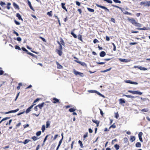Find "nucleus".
Returning a JSON list of instances; mask_svg holds the SVG:
<instances>
[{"instance_id": "f257e3e1", "label": "nucleus", "mask_w": 150, "mask_h": 150, "mask_svg": "<svg viewBox=\"0 0 150 150\" xmlns=\"http://www.w3.org/2000/svg\"><path fill=\"white\" fill-rule=\"evenodd\" d=\"M127 20L132 23V24L134 25L136 27H140L141 26V24L137 22L134 18H128Z\"/></svg>"}, {"instance_id": "f03ea898", "label": "nucleus", "mask_w": 150, "mask_h": 150, "mask_svg": "<svg viewBox=\"0 0 150 150\" xmlns=\"http://www.w3.org/2000/svg\"><path fill=\"white\" fill-rule=\"evenodd\" d=\"M140 5H143L144 6H150V1H142L140 2Z\"/></svg>"}, {"instance_id": "7ed1b4c3", "label": "nucleus", "mask_w": 150, "mask_h": 150, "mask_svg": "<svg viewBox=\"0 0 150 150\" xmlns=\"http://www.w3.org/2000/svg\"><path fill=\"white\" fill-rule=\"evenodd\" d=\"M128 92L132 93L133 94H139L141 95L142 93L141 92L136 91H132L131 90H128Z\"/></svg>"}, {"instance_id": "20e7f679", "label": "nucleus", "mask_w": 150, "mask_h": 150, "mask_svg": "<svg viewBox=\"0 0 150 150\" xmlns=\"http://www.w3.org/2000/svg\"><path fill=\"white\" fill-rule=\"evenodd\" d=\"M96 5L97 7L100 8L102 9H104L105 10V11L107 12H109V10L107 7L103 6L97 4H96Z\"/></svg>"}, {"instance_id": "39448f33", "label": "nucleus", "mask_w": 150, "mask_h": 150, "mask_svg": "<svg viewBox=\"0 0 150 150\" xmlns=\"http://www.w3.org/2000/svg\"><path fill=\"white\" fill-rule=\"evenodd\" d=\"M73 72L76 75H79L80 76L82 77H83V73L78 72L76 71L75 69H74L73 70Z\"/></svg>"}, {"instance_id": "423d86ee", "label": "nucleus", "mask_w": 150, "mask_h": 150, "mask_svg": "<svg viewBox=\"0 0 150 150\" xmlns=\"http://www.w3.org/2000/svg\"><path fill=\"white\" fill-rule=\"evenodd\" d=\"M134 68H137L139 69L140 70L146 71L147 70V69L145 67H142L141 66H134Z\"/></svg>"}, {"instance_id": "0eeeda50", "label": "nucleus", "mask_w": 150, "mask_h": 150, "mask_svg": "<svg viewBox=\"0 0 150 150\" xmlns=\"http://www.w3.org/2000/svg\"><path fill=\"white\" fill-rule=\"evenodd\" d=\"M19 110V108H17L16 109V110H11L9 111H8L7 112H3V113H4L5 114H8L9 113H14V112H16L17 111H18Z\"/></svg>"}, {"instance_id": "6e6552de", "label": "nucleus", "mask_w": 150, "mask_h": 150, "mask_svg": "<svg viewBox=\"0 0 150 150\" xmlns=\"http://www.w3.org/2000/svg\"><path fill=\"white\" fill-rule=\"evenodd\" d=\"M125 82L126 83H129L137 85L138 84L137 83L134 81H132L130 80H127L125 81Z\"/></svg>"}, {"instance_id": "1a4fd4ad", "label": "nucleus", "mask_w": 150, "mask_h": 150, "mask_svg": "<svg viewBox=\"0 0 150 150\" xmlns=\"http://www.w3.org/2000/svg\"><path fill=\"white\" fill-rule=\"evenodd\" d=\"M35 105V104H34L32 105H31L30 107H29L25 111V112L26 113H28L30 112L31 111V109H32L33 106Z\"/></svg>"}, {"instance_id": "9d476101", "label": "nucleus", "mask_w": 150, "mask_h": 150, "mask_svg": "<svg viewBox=\"0 0 150 150\" xmlns=\"http://www.w3.org/2000/svg\"><path fill=\"white\" fill-rule=\"evenodd\" d=\"M53 101L52 102L54 104L60 103V102L59 101V100L55 98H53Z\"/></svg>"}, {"instance_id": "9b49d317", "label": "nucleus", "mask_w": 150, "mask_h": 150, "mask_svg": "<svg viewBox=\"0 0 150 150\" xmlns=\"http://www.w3.org/2000/svg\"><path fill=\"white\" fill-rule=\"evenodd\" d=\"M65 3H62L61 4V7L62 8L65 10L66 12H67L68 11L65 6Z\"/></svg>"}, {"instance_id": "f8f14e48", "label": "nucleus", "mask_w": 150, "mask_h": 150, "mask_svg": "<svg viewBox=\"0 0 150 150\" xmlns=\"http://www.w3.org/2000/svg\"><path fill=\"white\" fill-rule=\"evenodd\" d=\"M119 60L121 62H127L129 61V60L127 59H122V58L119 59Z\"/></svg>"}, {"instance_id": "ddd939ff", "label": "nucleus", "mask_w": 150, "mask_h": 150, "mask_svg": "<svg viewBox=\"0 0 150 150\" xmlns=\"http://www.w3.org/2000/svg\"><path fill=\"white\" fill-rule=\"evenodd\" d=\"M92 122L96 123V127H98L99 126V124L100 123V121L98 120H96L94 119H92Z\"/></svg>"}, {"instance_id": "4468645a", "label": "nucleus", "mask_w": 150, "mask_h": 150, "mask_svg": "<svg viewBox=\"0 0 150 150\" xmlns=\"http://www.w3.org/2000/svg\"><path fill=\"white\" fill-rule=\"evenodd\" d=\"M56 64L57 65V69H62L63 68V67L60 65L57 62H56Z\"/></svg>"}, {"instance_id": "2eb2a0df", "label": "nucleus", "mask_w": 150, "mask_h": 150, "mask_svg": "<svg viewBox=\"0 0 150 150\" xmlns=\"http://www.w3.org/2000/svg\"><path fill=\"white\" fill-rule=\"evenodd\" d=\"M99 54L100 57H103L106 55V53L105 52L102 51Z\"/></svg>"}, {"instance_id": "dca6fc26", "label": "nucleus", "mask_w": 150, "mask_h": 150, "mask_svg": "<svg viewBox=\"0 0 150 150\" xmlns=\"http://www.w3.org/2000/svg\"><path fill=\"white\" fill-rule=\"evenodd\" d=\"M16 17L18 18V19L19 20H21L22 21H23V18H21V15L19 13L16 14Z\"/></svg>"}, {"instance_id": "f3484780", "label": "nucleus", "mask_w": 150, "mask_h": 150, "mask_svg": "<svg viewBox=\"0 0 150 150\" xmlns=\"http://www.w3.org/2000/svg\"><path fill=\"white\" fill-rule=\"evenodd\" d=\"M27 2H28V4L29 5V6L30 8L31 9H32V10H33V8L29 0H28Z\"/></svg>"}, {"instance_id": "a211bd4d", "label": "nucleus", "mask_w": 150, "mask_h": 150, "mask_svg": "<svg viewBox=\"0 0 150 150\" xmlns=\"http://www.w3.org/2000/svg\"><path fill=\"white\" fill-rule=\"evenodd\" d=\"M75 61L76 62L80 64H81V65L82 66H85L86 65V63L84 62H81L80 61H77V60H75Z\"/></svg>"}, {"instance_id": "6ab92c4d", "label": "nucleus", "mask_w": 150, "mask_h": 150, "mask_svg": "<svg viewBox=\"0 0 150 150\" xmlns=\"http://www.w3.org/2000/svg\"><path fill=\"white\" fill-rule=\"evenodd\" d=\"M62 140L63 139H61L59 141V144H58V146H57V148L56 149V150H58L59 147V146H60L62 143Z\"/></svg>"}, {"instance_id": "aec40b11", "label": "nucleus", "mask_w": 150, "mask_h": 150, "mask_svg": "<svg viewBox=\"0 0 150 150\" xmlns=\"http://www.w3.org/2000/svg\"><path fill=\"white\" fill-rule=\"evenodd\" d=\"M44 103V102L40 104H39L38 105V107L40 109L42 108V107L43 106Z\"/></svg>"}, {"instance_id": "412c9836", "label": "nucleus", "mask_w": 150, "mask_h": 150, "mask_svg": "<svg viewBox=\"0 0 150 150\" xmlns=\"http://www.w3.org/2000/svg\"><path fill=\"white\" fill-rule=\"evenodd\" d=\"M57 43L59 45V50H62V45H61V44L58 41H57Z\"/></svg>"}, {"instance_id": "4be33fe9", "label": "nucleus", "mask_w": 150, "mask_h": 150, "mask_svg": "<svg viewBox=\"0 0 150 150\" xmlns=\"http://www.w3.org/2000/svg\"><path fill=\"white\" fill-rule=\"evenodd\" d=\"M57 54L59 55V56H61L62 54V50H57Z\"/></svg>"}, {"instance_id": "5701e85b", "label": "nucleus", "mask_w": 150, "mask_h": 150, "mask_svg": "<svg viewBox=\"0 0 150 150\" xmlns=\"http://www.w3.org/2000/svg\"><path fill=\"white\" fill-rule=\"evenodd\" d=\"M13 6L16 9H19V8L18 6L15 3H13Z\"/></svg>"}, {"instance_id": "b1692460", "label": "nucleus", "mask_w": 150, "mask_h": 150, "mask_svg": "<svg viewBox=\"0 0 150 150\" xmlns=\"http://www.w3.org/2000/svg\"><path fill=\"white\" fill-rule=\"evenodd\" d=\"M135 139V137L134 136H130V141L131 142H132Z\"/></svg>"}, {"instance_id": "393cba45", "label": "nucleus", "mask_w": 150, "mask_h": 150, "mask_svg": "<svg viewBox=\"0 0 150 150\" xmlns=\"http://www.w3.org/2000/svg\"><path fill=\"white\" fill-rule=\"evenodd\" d=\"M141 146V144L139 142H137L135 144V146L137 147H140Z\"/></svg>"}, {"instance_id": "a878e982", "label": "nucleus", "mask_w": 150, "mask_h": 150, "mask_svg": "<svg viewBox=\"0 0 150 150\" xmlns=\"http://www.w3.org/2000/svg\"><path fill=\"white\" fill-rule=\"evenodd\" d=\"M60 43L61 44V45H62L63 46H64L65 45V42L62 38H60Z\"/></svg>"}, {"instance_id": "bb28decb", "label": "nucleus", "mask_w": 150, "mask_h": 150, "mask_svg": "<svg viewBox=\"0 0 150 150\" xmlns=\"http://www.w3.org/2000/svg\"><path fill=\"white\" fill-rule=\"evenodd\" d=\"M111 69H112V68L110 67L108 69H106V70H104L101 71H100V72L102 73L105 72H106L107 71H110Z\"/></svg>"}, {"instance_id": "cd10ccee", "label": "nucleus", "mask_w": 150, "mask_h": 150, "mask_svg": "<svg viewBox=\"0 0 150 150\" xmlns=\"http://www.w3.org/2000/svg\"><path fill=\"white\" fill-rule=\"evenodd\" d=\"M124 96H126V97H127V98H135L134 96H131V95H124Z\"/></svg>"}, {"instance_id": "c85d7f7f", "label": "nucleus", "mask_w": 150, "mask_h": 150, "mask_svg": "<svg viewBox=\"0 0 150 150\" xmlns=\"http://www.w3.org/2000/svg\"><path fill=\"white\" fill-rule=\"evenodd\" d=\"M76 109L74 108H72L69 109V111L71 112H73L75 111Z\"/></svg>"}, {"instance_id": "c756f323", "label": "nucleus", "mask_w": 150, "mask_h": 150, "mask_svg": "<svg viewBox=\"0 0 150 150\" xmlns=\"http://www.w3.org/2000/svg\"><path fill=\"white\" fill-rule=\"evenodd\" d=\"M30 140L29 139H25V141L23 142V143L24 144H25L27 143H28V142H29Z\"/></svg>"}, {"instance_id": "7c9ffc66", "label": "nucleus", "mask_w": 150, "mask_h": 150, "mask_svg": "<svg viewBox=\"0 0 150 150\" xmlns=\"http://www.w3.org/2000/svg\"><path fill=\"white\" fill-rule=\"evenodd\" d=\"M137 30H147V28H146L145 27H144L143 28H137Z\"/></svg>"}, {"instance_id": "2f4dec72", "label": "nucleus", "mask_w": 150, "mask_h": 150, "mask_svg": "<svg viewBox=\"0 0 150 150\" xmlns=\"http://www.w3.org/2000/svg\"><path fill=\"white\" fill-rule=\"evenodd\" d=\"M10 118V117H6L5 118H3L0 121V124L1 123V122H3V121L6 120Z\"/></svg>"}, {"instance_id": "473e14b6", "label": "nucleus", "mask_w": 150, "mask_h": 150, "mask_svg": "<svg viewBox=\"0 0 150 150\" xmlns=\"http://www.w3.org/2000/svg\"><path fill=\"white\" fill-rule=\"evenodd\" d=\"M31 139H33L34 141H35L38 139V137L35 136L32 137H31Z\"/></svg>"}, {"instance_id": "72a5a7b5", "label": "nucleus", "mask_w": 150, "mask_h": 150, "mask_svg": "<svg viewBox=\"0 0 150 150\" xmlns=\"http://www.w3.org/2000/svg\"><path fill=\"white\" fill-rule=\"evenodd\" d=\"M78 38L79 40L82 41V37L81 35L80 34L78 36Z\"/></svg>"}, {"instance_id": "f704fd0d", "label": "nucleus", "mask_w": 150, "mask_h": 150, "mask_svg": "<svg viewBox=\"0 0 150 150\" xmlns=\"http://www.w3.org/2000/svg\"><path fill=\"white\" fill-rule=\"evenodd\" d=\"M50 122L49 121H47L46 122V127L48 128L49 127L50 125Z\"/></svg>"}, {"instance_id": "c9c22d12", "label": "nucleus", "mask_w": 150, "mask_h": 150, "mask_svg": "<svg viewBox=\"0 0 150 150\" xmlns=\"http://www.w3.org/2000/svg\"><path fill=\"white\" fill-rule=\"evenodd\" d=\"M112 6L114 7H116V8H119V9H120L121 11H122V9H123L122 8H121V7H120L119 6H116V5H113V4H112Z\"/></svg>"}, {"instance_id": "e433bc0d", "label": "nucleus", "mask_w": 150, "mask_h": 150, "mask_svg": "<svg viewBox=\"0 0 150 150\" xmlns=\"http://www.w3.org/2000/svg\"><path fill=\"white\" fill-rule=\"evenodd\" d=\"M114 147L116 149V150H118L119 149L120 146L118 145L117 144H115L114 145Z\"/></svg>"}, {"instance_id": "4c0bfd02", "label": "nucleus", "mask_w": 150, "mask_h": 150, "mask_svg": "<svg viewBox=\"0 0 150 150\" xmlns=\"http://www.w3.org/2000/svg\"><path fill=\"white\" fill-rule=\"evenodd\" d=\"M87 9L88 11L90 12H93L94 11V10L93 9L89 8H87Z\"/></svg>"}, {"instance_id": "58836bf2", "label": "nucleus", "mask_w": 150, "mask_h": 150, "mask_svg": "<svg viewBox=\"0 0 150 150\" xmlns=\"http://www.w3.org/2000/svg\"><path fill=\"white\" fill-rule=\"evenodd\" d=\"M119 102L120 103H125V101L123 99H119Z\"/></svg>"}, {"instance_id": "ea45409f", "label": "nucleus", "mask_w": 150, "mask_h": 150, "mask_svg": "<svg viewBox=\"0 0 150 150\" xmlns=\"http://www.w3.org/2000/svg\"><path fill=\"white\" fill-rule=\"evenodd\" d=\"M71 34L73 36L74 38H77V37L76 35L73 32H71Z\"/></svg>"}, {"instance_id": "a19ab883", "label": "nucleus", "mask_w": 150, "mask_h": 150, "mask_svg": "<svg viewBox=\"0 0 150 150\" xmlns=\"http://www.w3.org/2000/svg\"><path fill=\"white\" fill-rule=\"evenodd\" d=\"M96 91L94 90H90L88 91V92L89 93H96Z\"/></svg>"}, {"instance_id": "79ce46f5", "label": "nucleus", "mask_w": 150, "mask_h": 150, "mask_svg": "<svg viewBox=\"0 0 150 150\" xmlns=\"http://www.w3.org/2000/svg\"><path fill=\"white\" fill-rule=\"evenodd\" d=\"M41 129L42 132H44L45 129V125H43L42 126Z\"/></svg>"}, {"instance_id": "37998d69", "label": "nucleus", "mask_w": 150, "mask_h": 150, "mask_svg": "<svg viewBox=\"0 0 150 150\" xmlns=\"http://www.w3.org/2000/svg\"><path fill=\"white\" fill-rule=\"evenodd\" d=\"M78 143L79 144L81 148H83V145L82 142L81 140H79L78 142Z\"/></svg>"}, {"instance_id": "c03bdc74", "label": "nucleus", "mask_w": 150, "mask_h": 150, "mask_svg": "<svg viewBox=\"0 0 150 150\" xmlns=\"http://www.w3.org/2000/svg\"><path fill=\"white\" fill-rule=\"evenodd\" d=\"M47 14L50 16H52V11H51L50 12H48L47 13Z\"/></svg>"}, {"instance_id": "a18cd8bd", "label": "nucleus", "mask_w": 150, "mask_h": 150, "mask_svg": "<svg viewBox=\"0 0 150 150\" xmlns=\"http://www.w3.org/2000/svg\"><path fill=\"white\" fill-rule=\"evenodd\" d=\"M96 93H97L98 95L100 96H101L102 97H104V96L102 94L100 93H99V92H98L97 91H96Z\"/></svg>"}, {"instance_id": "49530a36", "label": "nucleus", "mask_w": 150, "mask_h": 150, "mask_svg": "<svg viewBox=\"0 0 150 150\" xmlns=\"http://www.w3.org/2000/svg\"><path fill=\"white\" fill-rule=\"evenodd\" d=\"M49 135V134H47V135L45 137L44 140H43V145L44 144V143H45V142L47 140V137H48Z\"/></svg>"}, {"instance_id": "de8ad7c7", "label": "nucleus", "mask_w": 150, "mask_h": 150, "mask_svg": "<svg viewBox=\"0 0 150 150\" xmlns=\"http://www.w3.org/2000/svg\"><path fill=\"white\" fill-rule=\"evenodd\" d=\"M111 44L113 46V50L114 51H115L116 50V47L115 44L113 43H112Z\"/></svg>"}, {"instance_id": "09e8293b", "label": "nucleus", "mask_w": 150, "mask_h": 150, "mask_svg": "<svg viewBox=\"0 0 150 150\" xmlns=\"http://www.w3.org/2000/svg\"><path fill=\"white\" fill-rule=\"evenodd\" d=\"M11 4L10 3H8L7 4V8L8 10H9L10 9V7L9 6L11 5Z\"/></svg>"}, {"instance_id": "8fccbe9b", "label": "nucleus", "mask_w": 150, "mask_h": 150, "mask_svg": "<svg viewBox=\"0 0 150 150\" xmlns=\"http://www.w3.org/2000/svg\"><path fill=\"white\" fill-rule=\"evenodd\" d=\"M116 127V126L115 124V123H113L112 125L110 126L109 127V129L111 128H115Z\"/></svg>"}, {"instance_id": "3c124183", "label": "nucleus", "mask_w": 150, "mask_h": 150, "mask_svg": "<svg viewBox=\"0 0 150 150\" xmlns=\"http://www.w3.org/2000/svg\"><path fill=\"white\" fill-rule=\"evenodd\" d=\"M41 133V131H39L37 132L36 133V135L37 136H40Z\"/></svg>"}, {"instance_id": "603ef678", "label": "nucleus", "mask_w": 150, "mask_h": 150, "mask_svg": "<svg viewBox=\"0 0 150 150\" xmlns=\"http://www.w3.org/2000/svg\"><path fill=\"white\" fill-rule=\"evenodd\" d=\"M104 1H106L107 3L112 4V1L111 0H103Z\"/></svg>"}, {"instance_id": "864d4df0", "label": "nucleus", "mask_w": 150, "mask_h": 150, "mask_svg": "<svg viewBox=\"0 0 150 150\" xmlns=\"http://www.w3.org/2000/svg\"><path fill=\"white\" fill-rule=\"evenodd\" d=\"M39 38H40L44 42H46L45 39L44 38H43V37L40 36L39 37Z\"/></svg>"}, {"instance_id": "5fc2aeb1", "label": "nucleus", "mask_w": 150, "mask_h": 150, "mask_svg": "<svg viewBox=\"0 0 150 150\" xmlns=\"http://www.w3.org/2000/svg\"><path fill=\"white\" fill-rule=\"evenodd\" d=\"M142 112H147L148 111V109H144L141 110Z\"/></svg>"}, {"instance_id": "6e6d98bb", "label": "nucleus", "mask_w": 150, "mask_h": 150, "mask_svg": "<svg viewBox=\"0 0 150 150\" xmlns=\"http://www.w3.org/2000/svg\"><path fill=\"white\" fill-rule=\"evenodd\" d=\"M113 1L115 3H118L119 4H120L121 3V1L119 0H113Z\"/></svg>"}, {"instance_id": "4d7b16f0", "label": "nucleus", "mask_w": 150, "mask_h": 150, "mask_svg": "<svg viewBox=\"0 0 150 150\" xmlns=\"http://www.w3.org/2000/svg\"><path fill=\"white\" fill-rule=\"evenodd\" d=\"M15 48L16 50H21L20 47L18 45H16L15 47Z\"/></svg>"}, {"instance_id": "13d9d810", "label": "nucleus", "mask_w": 150, "mask_h": 150, "mask_svg": "<svg viewBox=\"0 0 150 150\" xmlns=\"http://www.w3.org/2000/svg\"><path fill=\"white\" fill-rule=\"evenodd\" d=\"M128 141V139L127 137H125L124 139V142L125 143H127Z\"/></svg>"}, {"instance_id": "bf43d9fd", "label": "nucleus", "mask_w": 150, "mask_h": 150, "mask_svg": "<svg viewBox=\"0 0 150 150\" xmlns=\"http://www.w3.org/2000/svg\"><path fill=\"white\" fill-rule=\"evenodd\" d=\"M21 49L23 51L26 52V53L27 52H28V50H27L25 47H22L21 48Z\"/></svg>"}, {"instance_id": "052dcab7", "label": "nucleus", "mask_w": 150, "mask_h": 150, "mask_svg": "<svg viewBox=\"0 0 150 150\" xmlns=\"http://www.w3.org/2000/svg\"><path fill=\"white\" fill-rule=\"evenodd\" d=\"M105 63V62H97L96 63L98 64H104Z\"/></svg>"}, {"instance_id": "680f3d73", "label": "nucleus", "mask_w": 150, "mask_h": 150, "mask_svg": "<svg viewBox=\"0 0 150 150\" xmlns=\"http://www.w3.org/2000/svg\"><path fill=\"white\" fill-rule=\"evenodd\" d=\"M12 121V120L11 119L6 124V125H10L11 123V122Z\"/></svg>"}, {"instance_id": "e2e57ef3", "label": "nucleus", "mask_w": 150, "mask_h": 150, "mask_svg": "<svg viewBox=\"0 0 150 150\" xmlns=\"http://www.w3.org/2000/svg\"><path fill=\"white\" fill-rule=\"evenodd\" d=\"M6 5V4L5 3L1 1L0 2V5H1V6H3L4 5Z\"/></svg>"}, {"instance_id": "0e129e2a", "label": "nucleus", "mask_w": 150, "mask_h": 150, "mask_svg": "<svg viewBox=\"0 0 150 150\" xmlns=\"http://www.w3.org/2000/svg\"><path fill=\"white\" fill-rule=\"evenodd\" d=\"M124 14H127L129 15H132V14L131 13L129 12L128 11H126L125 13H124Z\"/></svg>"}, {"instance_id": "69168bd1", "label": "nucleus", "mask_w": 150, "mask_h": 150, "mask_svg": "<svg viewBox=\"0 0 150 150\" xmlns=\"http://www.w3.org/2000/svg\"><path fill=\"white\" fill-rule=\"evenodd\" d=\"M143 134V133L142 132H139L138 134L139 137H142V136Z\"/></svg>"}, {"instance_id": "338daca9", "label": "nucleus", "mask_w": 150, "mask_h": 150, "mask_svg": "<svg viewBox=\"0 0 150 150\" xmlns=\"http://www.w3.org/2000/svg\"><path fill=\"white\" fill-rule=\"evenodd\" d=\"M88 137V133L87 132L83 136V137L84 139H85Z\"/></svg>"}, {"instance_id": "774afa93", "label": "nucleus", "mask_w": 150, "mask_h": 150, "mask_svg": "<svg viewBox=\"0 0 150 150\" xmlns=\"http://www.w3.org/2000/svg\"><path fill=\"white\" fill-rule=\"evenodd\" d=\"M93 42L94 44H95L97 42H98V41L96 39H95L94 40Z\"/></svg>"}]
</instances>
